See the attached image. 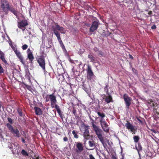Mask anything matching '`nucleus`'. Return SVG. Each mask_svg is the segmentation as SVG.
Masks as SVG:
<instances>
[{"instance_id":"obj_1","label":"nucleus","mask_w":159,"mask_h":159,"mask_svg":"<svg viewBox=\"0 0 159 159\" xmlns=\"http://www.w3.org/2000/svg\"><path fill=\"white\" fill-rule=\"evenodd\" d=\"M94 123L95 122L94 120H92L91 123L93 129L97 135L98 139L102 144L104 148H106L107 147L106 142L109 144V140L107 139L105 140L104 139L102 135L103 134V131L98 126H97Z\"/></svg>"},{"instance_id":"obj_2","label":"nucleus","mask_w":159,"mask_h":159,"mask_svg":"<svg viewBox=\"0 0 159 159\" xmlns=\"http://www.w3.org/2000/svg\"><path fill=\"white\" fill-rule=\"evenodd\" d=\"M80 129V131L84 134L83 135L84 139L87 140L89 139L90 135L88 126L84 124L81 125Z\"/></svg>"},{"instance_id":"obj_3","label":"nucleus","mask_w":159,"mask_h":159,"mask_svg":"<svg viewBox=\"0 0 159 159\" xmlns=\"http://www.w3.org/2000/svg\"><path fill=\"white\" fill-rule=\"evenodd\" d=\"M7 127L10 132L14 136L19 138L20 137V133L19 130L16 128H14L10 124H7Z\"/></svg>"},{"instance_id":"obj_4","label":"nucleus","mask_w":159,"mask_h":159,"mask_svg":"<svg viewBox=\"0 0 159 159\" xmlns=\"http://www.w3.org/2000/svg\"><path fill=\"white\" fill-rule=\"evenodd\" d=\"M1 7L3 11L5 14H7L9 7V4L7 0H1Z\"/></svg>"},{"instance_id":"obj_5","label":"nucleus","mask_w":159,"mask_h":159,"mask_svg":"<svg viewBox=\"0 0 159 159\" xmlns=\"http://www.w3.org/2000/svg\"><path fill=\"white\" fill-rule=\"evenodd\" d=\"M123 98L125 101L126 108L128 109L131 103L132 99L126 94L124 95Z\"/></svg>"},{"instance_id":"obj_6","label":"nucleus","mask_w":159,"mask_h":159,"mask_svg":"<svg viewBox=\"0 0 159 159\" xmlns=\"http://www.w3.org/2000/svg\"><path fill=\"white\" fill-rule=\"evenodd\" d=\"M37 61L39 66L41 67L43 70H45V63L44 58L40 57L38 58Z\"/></svg>"},{"instance_id":"obj_7","label":"nucleus","mask_w":159,"mask_h":159,"mask_svg":"<svg viewBox=\"0 0 159 159\" xmlns=\"http://www.w3.org/2000/svg\"><path fill=\"white\" fill-rule=\"evenodd\" d=\"M49 98L51 101V105L52 108H54L56 105H57L56 103L57 102V100L56 97L54 95V93L49 95Z\"/></svg>"},{"instance_id":"obj_8","label":"nucleus","mask_w":159,"mask_h":159,"mask_svg":"<svg viewBox=\"0 0 159 159\" xmlns=\"http://www.w3.org/2000/svg\"><path fill=\"white\" fill-rule=\"evenodd\" d=\"M100 122L101 126L103 131L107 133L108 132L109 130V128L107 122L104 120Z\"/></svg>"},{"instance_id":"obj_9","label":"nucleus","mask_w":159,"mask_h":159,"mask_svg":"<svg viewBox=\"0 0 159 159\" xmlns=\"http://www.w3.org/2000/svg\"><path fill=\"white\" fill-rule=\"evenodd\" d=\"M99 23L97 21H93L90 28V31L91 32H93L96 30L98 26Z\"/></svg>"},{"instance_id":"obj_10","label":"nucleus","mask_w":159,"mask_h":159,"mask_svg":"<svg viewBox=\"0 0 159 159\" xmlns=\"http://www.w3.org/2000/svg\"><path fill=\"white\" fill-rule=\"evenodd\" d=\"M14 51V52L16 54L17 56L18 57L19 59L20 60L21 62L23 64H25V62L23 60V57L22 56L21 53L20 52L16 49L15 48L12 47Z\"/></svg>"},{"instance_id":"obj_11","label":"nucleus","mask_w":159,"mask_h":159,"mask_svg":"<svg viewBox=\"0 0 159 159\" xmlns=\"http://www.w3.org/2000/svg\"><path fill=\"white\" fill-rule=\"evenodd\" d=\"M125 126L127 129L130 130L131 132H133V130H136V129L135 127L132 124L129 122H127L125 124Z\"/></svg>"},{"instance_id":"obj_12","label":"nucleus","mask_w":159,"mask_h":159,"mask_svg":"<svg viewBox=\"0 0 159 159\" xmlns=\"http://www.w3.org/2000/svg\"><path fill=\"white\" fill-rule=\"evenodd\" d=\"M76 143V147L77 149H76L75 150L76 152L80 153L83 150V146L81 143L77 142Z\"/></svg>"},{"instance_id":"obj_13","label":"nucleus","mask_w":159,"mask_h":159,"mask_svg":"<svg viewBox=\"0 0 159 159\" xmlns=\"http://www.w3.org/2000/svg\"><path fill=\"white\" fill-rule=\"evenodd\" d=\"M28 54L27 57L30 61V63H33V61L34 59V57L32 54V52L31 51L30 48H28L27 51Z\"/></svg>"},{"instance_id":"obj_14","label":"nucleus","mask_w":159,"mask_h":159,"mask_svg":"<svg viewBox=\"0 0 159 159\" xmlns=\"http://www.w3.org/2000/svg\"><path fill=\"white\" fill-rule=\"evenodd\" d=\"M28 25L27 21L26 20H22L18 23V26L19 28L22 29Z\"/></svg>"},{"instance_id":"obj_15","label":"nucleus","mask_w":159,"mask_h":159,"mask_svg":"<svg viewBox=\"0 0 159 159\" xmlns=\"http://www.w3.org/2000/svg\"><path fill=\"white\" fill-rule=\"evenodd\" d=\"M96 112L98 114L99 117H100V122H101L105 120H104V118L105 117L106 115L104 113L98 111H96Z\"/></svg>"},{"instance_id":"obj_16","label":"nucleus","mask_w":159,"mask_h":159,"mask_svg":"<svg viewBox=\"0 0 159 159\" xmlns=\"http://www.w3.org/2000/svg\"><path fill=\"white\" fill-rule=\"evenodd\" d=\"M52 30L53 31L54 34L57 36L58 40L59 41L61 40V38L60 37V34L55 29V27L54 26H52Z\"/></svg>"},{"instance_id":"obj_17","label":"nucleus","mask_w":159,"mask_h":159,"mask_svg":"<svg viewBox=\"0 0 159 159\" xmlns=\"http://www.w3.org/2000/svg\"><path fill=\"white\" fill-rule=\"evenodd\" d=\"M54 27L55 29L56 30H58L60 31L62 33H65L64 29L62 27H60L58 25H56Z\"/></svg>"},{"instance_id":"obj_18","label":"nucleus","mask_w":159,"mask_h":159,"mask_svg":"<svg viewBox=\"0 0 159 159\" xmlns=\"http://www.w3.org/2000/svg\"><path fill=\"white\" fill-rule=\"evenodd\" d=\"M56 109L57 112L61 118L63 119V114L62 112L61 111L59 106L58 105H56L55 107H54Z\"/></svg>"},{"instance_id":"obj_19","label":"nucleus","mask_w":159,"mask_h":159,"mask_svg":"<svg viewBox=\"0 0 159 159\" xmlns=\"http://www.w3.org/2000/svg\"><path fill=\"white\" fill-rule=\"evenodd\" d=\"M87 74L90 77L92 76L93 75V72L90 67L89 66H88Z\"/></svg>"},{"instance_id":"obj_20","label":"nucleus","mask_w":159,"mask_h":159,"mask_svg":"<svg viewBox=\"0 0 159 159\" xmlns=\"http://www.w3.org/2000/svg\"><path fill=\"white\" fill-rule=\"evenodd\" d=\"M34 109L36 115H40L42 114V111L40 108L39 107H35Z\"/></svg>"},{"instance_id":"obj_21","label":"nucleus","mask_w":159,"mask_h":159,"mask_svg":"<svg viewBox=\"0 0 159 159\" xmlns=\"http://www.w3.org/2000/svg\"><path fill=\"white\" fill-rule=\"evenodd\" d=\"M8 10L10 11L15 15L16 16H17L18 12L13 7H9L8 8Z\"/></svg>"},{"instance_id":"obj_22","label":"nucleus","mask_w":159,"mask_h":159,"mask_svg":"<svg viewBox=\"0 0 159 159\" xmlns=\"http://www.w3.org/2000/svg\"><path fill=\"white\" fill-rule=\"evenodd\" d=\"M4 53L3 52L0 50V58L2 59L3 62H4L5 64H6L7 63V61L4 57Z\"/></svg>"},{"instance_id":"obj_23","label":"nucleus","mask_w":159,"mask_h":159,"mask_svg":"<svg viewBox=\"0 0 159 159\" xmlns=\"http://www.w3.org/2000/svg\"><path fill=\"white\" fill-rule=\"evenodd\" d=\"M152 106L154 107L153 109V112L155 114H157L158 115L159 114V113L158 111H157V108H156V106L157 105V103H153L152 104Z\"/></svg>"},{"instance_id":"obj_24","label":"nucleus","mask_w":159,"mask_h":159,"mask_svg":"<svg viewBox=\"0 0 159 159\" xmlns=\"http://www.w3.org/2000/svg\"><path fill=\"white\" fill-rule=\"evenodd\" d=\"M25 76L26 78L29 80H30V74L28 69H27L25 70Z\"/></svg>"},{"instance_id":"obj_25","label":"nucleus","mask_w":159,"mask_h":159,"mask_svg":"<svg viewBox=\"0 0 159 159\" xmlns=\"http://www.w3.org/2000/svg\"><path fill=\"white\" fill-rule=\"evenodd\" d=\"M105 101L107 103H108L110 102H112V98L111 96H109L108 97H106Z\"/></svg>"},{"instance_id":"obj_26","label":"nucleus","mask_w":159,"mask_h":159,"mask_svg":"<svg viewBox=\"0 0 159 159\" xmlns=\"http://www.w3.org/2000/svg\"><path fill=\"white\" fill-rule=\"evenodd\" d=\"M89 146L91 147H94L95 146V143L94 141L90 140L89 141Z\"/></svg>"},{"instance_id":"obj_27","label":"nucleus","mask_w":159,"mask_h":159,"mask_svg":"<svg viewBox=\"0 0 159 159\" xmlns=\"http://www.w3.org/2000/svg\"><path fill=\"white\" fill-rule=\"evenodd\" d=\"M136 148V149L137 150L138 153L139 152V151H141L142 149V147L140 143L138 144V147H135Z\"/></svg>"},{"instance_id":"obj_28","label":"nucleus","mask_w":159,"mask_h":159,"mask_svg":"<svg viewBox=\"0 0 159 159\" xmlns=\"http://www.w3.org/2000/svg\"><path fill=\"white\" fill-rule=\"evenodd\" d=\"M88 58H89L91 61L93 62L95 61V57L91 55H89L88 56Z\"/></svg>"},{"instance_id":"obj_29","label":"nucleus","mask_w":159,"mask_h":159,"mask_svg":"<svg viewBox=\"0 0 159 159\" xmlns=\"http://www.w3.org/2000/svg\"><path fill=\"white\" fill-rule=\"evenodd\" d=\"M134 141L135 143H137L139 139V137L138 136H135L133 137Z\"/></svg>"},{"instance_id":"obj_30","label":"nucleus","mask_w":159,"mask_h":159,"mask_svg":"<svg viewBox=\"0 0 159 159\" xmlns=\"http://www.w3.org/2000/svg\"><path fill=\"white\" fill-rule=\"evenodd\" d=\"M59 42L61 45V47L63 49L66 50L65 46H64L61 40L59 41Z\"/></svg>"},{"instance_id":"obj_31","label":"nucleus","mask_w":159,"mask_h":159,"mask_svg":"<svg viewBox=\"0 0 159 159\" xmlns=\"http://www.w3.org/2000/svg\"><path fill=\"white\" fill-rule=\"evenodd\" d=\"M21 153L24 156H28V154L25 150H22L21 152Z\"/></svg>"},{"instance_id":"obj_32","label":"nucleus","mask_w":159,"mask_h":159,"mask_svg":"<svg viewBox=\"0 0 159 159\" xmlns=\"http://www.w3.org/2000/svg\"><path fill=\"white\" fill-rule=\"evenodd\" d=\"M72 133L74 135V137L75 138L77 139L78 138V135H77V134L76 133L75 130H73V131H72Z\"/></svg>"},{"instance_id":"obj_33","label":"nucleus","mask_w":159,"mask_h":159,"mask_svg":"<svg viewBox=\"0 0 159 159\" xmlns=\"http://www.w3.org/2000/svg\"><path fill=\"white\" fill-rule=\"evenodd\" d=\"M17 111L20 116H22V113L21 111V110L18 108L17 109Z\"/></svg>"},{"instance_id":"obj_34","label":"nucleus","mask_w":159,"mask_h":159,"mask_svg":"<svg viewBox=\"0 0 159 159\" xmlns=\"http://www.w3.org/2000/svg\"><path fill=\"white\" fill-rule=\"evenodd\" d=\"M28 47V46L27 45L24 44L22 46V48L23 50H25Z\"/></svg>"},{"instance_id":"obj_35","label":"nucleus","mask_w":159,"mask_h":159,"mask_svg":"<svg viewBox=\"0 0 159 159\" xmlns=\"http://www.w3.org/2000/svg\"><path fill=\"white\" fill-rule=\"evenodd\" d=\"M49 95H47L46 97V102H48L50 100V98H49Z\"/></svg>"},{"instance_id":"obj_36","label":"nucleus","mask_w":159,"mask_h":159,"mask_svg":"<svg viewBox=\"0 0 159 159\" xmlns=\"http://www.w3.org/2000/svg\"><path fill=\"white\" fill-rule=\"evenodd\" d=\"M76 110L75 109V108L73 107V110H72V113L75 116H76Z\"/></svg>"},{"instance_id":"obj_37","label":"nucleus","mask_w":159,"mask_h":159,"mask_svg":"<svg viewBox=\"0 0 159 159\" xmlns=\"http://www.w3.org/2000/svg\"><path fill=\"white\" fill-rule=\"evenodd\" d=\"M7 119H8V121L10 123H11V124L12 123L13 121H12V119L11 118L9 117V118H8Z\"/></svg>"},{"instance_id":"obj_38","label":"nucleus","mask_w":159,"mask_h":159,"mask_svg":"<svg viewBox=\"0 0 159 159\" xmlns=\"http://www.w3.org/2000/svg\"><path fill=\"white\" fill-rule=\"evenodd\" d=\"M3 72V69L0 64V73H2Z\"/></svg>"},{"instance_id":"obj_39","label":"nucleus","mask_w":159,"mask_h":159,"mask_svg":"<svg viewBox=\"0 0 159 159\" xmlns=\"http://www.w3.org/2000/svg\"><path fill=\"white\" fill-rule=\"evenodd\" d=\"M89 159H95V158L93 156L92 154H91L89 156Z\"/></svg>"},{"instance_id":"obj_40","label":"nucleus","mask_w":159,"mask_h":159,"mask_svg":"<svg viewBox=\"0 0 159 159\" xmlns=\"http://www.w3.org/2000/svg\"><path fill=\"white\" fill-rule=\"evenodd\" d=\"M14 145V144H12V143H11L10 144V146H9L8 147H9V148L11 149H12V148H13V145Z\"/></svg>"},{"instance_id":"obj_41","label":"nucleus","mask_w":159,"mask_h":159,"mask_svg":"<svg viewBox=\"0 0 159 159\" xmlns=\"http://www.w3.org/2000/svg\"><path fill=\"white\" fill-rule=\"evenodd\" d=\"M156 28V26L155 25H153L151 27V28L152 29H154Z\"/></svg>"},{"instance_id":"obj_42","label":"nucleus","mask_w":159,"mask_h":159,"mask_svg":"<svg viewBox=\"0 0 159 159\" xmlns=\"http://www.w3.org/2000/svg\"><path fill=\"white\" fill-rule=\"evenodd\" d=\"M63 140L64 141H67L68 140V138L67 137H65L63 138Z\"/></svg>"},{"instance_id":"obj_43","label":"nucleus","mask_w":159,"mask_h":159,"mask_svg":"<svg viewBox=\"0 0 159 159\" xmlns=\"http://www.w3.org/2000/svg\"><path fill=\"white\" fill-rule=\"evenodd\" d=\"M98 52V55H102L103 54V53L101 51H99Z\"/></svg>"},{"instance_id":"obj_44","label":"nucleus","mask_w":159,"mask_h":159,"mask_svg":"<svg viewBox=\"0 0 159 159\" xmlns=\"http://www.w3.org/2000/svg\"><path fill=\"white\" fill-rule=\"evenodd\" d=\"M112 159H117V158L116 156L114 155H113L112 157Z\"/></svg>"},{"instance_id":"obj_45","label":"nucleus","mask_w":159,"mask_h":159,"mask_svg":"<svg viewBox=\"0 0 159 159\" xmlns=\"http://www.w3.org/2000/svg\"><path fill=\"white\" fill-rule=\"evenodd\" d=\"M21 140H22V142L23 143H26V141H25V140L23 138H21Z\"/></svg>"},{"instance_id":"obj_46","label":"nucleus","mask_w":159,"mask_h":159,"mask_svg":"<svg viewBox=\"0 0 159 159\" xmlns=\"http://www.w3.org/2000/svg\"><path fill=\"white\" fill-rule=\"evenodd\" d=\"M94 50L96 51V52H97V51H98V49L97 48H96V47H95L94 48Z\"/></svg>"},{"instance_id":"obj_47","label":"nucleus","mask_w":159,"mask_h":159,"mask_svg":"<svg viewBox=\"0 0 159 159\" xmlns=\"http://www.w3.org/2000/svg\"><path fill=\"white\" fill-rule=\"evenodd\" d=\"M129 58H130L131 59H133V57L131 55L129 54Z\"/></svg>"},{"instance_id":"obj_48","label":"nucleus","mask_w":159,"mask_h":159,"mask_svg":"<svg viewBox=\"0 0 159 159\" xmlns=\"http://www.w3.org/2000/svg\"><path fill=\"white\" fill-rule=\"evenodd\" d=\"M153 102V101H152V100H150V102H148L149 103H152Z\"/></svg>"},{"instance_id":"obj_49","label":"nucleus","mask_w":159,"mask_h":159,"mask_svg":"<svg viewBox=\"0 0 159 159\" xmlns=\"http://www.w3.org/2000/svg\"><path fill=\"white\" fill-rule=\"evenodd\" d=\"M108 89V87L107 86V85L106 86V87H105V90H106V89Z\"/></svg>"},{"instance_id":"obj_50","label":"nucleus","mask_w":159,"mask_h":159,"mask_svg":"<svg viewBox=\"0 0 159 159\" xmlns=\"http://www.w3.org/2000/svg\"><path fill=\"white\" fill-rule=\"evenodd\" d=\"M136 130H133V132H132L134 134H135V131Z\"/></svg>"},{"instance_id":"obj_51","label":"nucleus","mask_w":159,"mask_h":159,"mask_svg":"<svg viewBox=\"0 0 159 159\" xmlns=\"http://www.w3.org/2000/svg\"><path fill=\"white\" fill-rule=\"evenodd\" d=\"M138 120L139 121H141V120L139 119H138Z\"/></svg>"},{"instance_id":"obj_52","label":"nucleus","mask_w":159,"mask_h":159,"mask_svg":"<svg viewBox=\"0 0 159 159\" xmlns=\"http://www.w3.org/2000/svg\"><path fill=\"white\" fill-rule=\"evenodd\" d=\"M138 120L139 121H141V120L139 119H138Z\"/></svg>"},{"instance_id":"obj_53","label":"nucleus","mask_w":159,"mask_h":159,"mask_svg":"<svg viewBox=\"0 0 159 159\" xmlns=\"http://www.w3.org/2000/svg\"><path fill=\"white\" fill-rule=\"evenodd\" d=\"M138 120L139 121H141V120L139 119H138Z\"/></svg>"},{"instance_id":"obj_54","label":"nucleus","mask_w":159,"mask_h":159,"mask_svg":"<svg viewBox=\"0 0 159 159\" xmlns=\"http://www.w3.org/2000/svg\"><path fill=\"white\" fill-rule=\"evenodd\" d=\"M81 64V63H80V64H79V65H80Z\"/></svg>"},{"instance_id":"obj_55","label":"nucleus","mask_w":159,"mask_h":159,"mask_svg":"<svg viewBox=\"0 0 159 159\" xmlns=\"http://www.w3.org/2000/svg\"><path fill=\"white\" fill-rule=\"evenodd\" d=\"M110 34H111V33H110L108 35H110Z\"/></svg>"},{"instance_id":"obj_56","label":"nucleus","mask_w":159,"mask_h":159,"mask_svg":"<svg viewBox=\"0 0 159 159\" xmlns=\"http://www.w3.org/2000/svg\"><path fill=\"white\" fill-rule=\"evenodd\" d=\"M24 29L23 30L24 31Z\"/></svg>"},{"instance_id":"obj_57","label":"nucleus","mask_w":159,"mask_h":159,"mask_svg":"<svg viewBox=\"0 0 159 159\" xmlns=\"http://www.w3.org/2000/svg\"><path fill=\"white\" fill-rule=\"evenodd\" d=\"M39 159V158H37V159Z\"/></svg>"}]
</instances>
